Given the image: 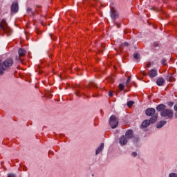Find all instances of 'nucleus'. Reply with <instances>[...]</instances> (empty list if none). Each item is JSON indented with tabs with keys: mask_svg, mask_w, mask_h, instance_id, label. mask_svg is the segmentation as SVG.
<instances>
[{
	"mask_svg": "<svg viewBox=\"0 0 177 177\" xmlns=\"http://www.w3.org/2000/svg\"><path fill=\"white\" fill-rule=\"evenodd\" d=\"M145 113L148 117H152L156 114V109L154 108H149L146 110Z\"/></svg>",
	"mask_w": 177,
	"mask_h": 177,
	"instance_id": "6",
	"label": "nucleus"
},
{
	"mask_svg": "<svg viewBox=\"0 0 177 177\" xmlns=\"http://www.w3.org/2000/svg\"><path fill=\"white\" fill-rule=\"evenodd\" d=\"M111 17L113 19V20H115L118 18V12L115 8L111 9Z\"/></svg>",
	"mask_w": 177,
	"mask_h": 177,
	"instance_id": "7",
	"label": "nucleus"
},
{
	"mask_svg": "<svg viewBox=\"0 0 177 177\" xmlns=\"http://www.w3.org/2000/svg\"><path fill=\"white\" fill-rule=\"evenodd\" d=\"M142 75L144 77H146V73L145 72H142Z\"/></svg>",
	"mask_w": 177,
	"mask_h": 177,
	"instance_id": "30",
	"label": "nucleus"
},
{
	"mask_svg": "<svg viewBox=\"0 0 177 177\" xmlns=\"http://www.w3.org/2000/svg\"><path fill=\"white\" fill-rule=\"evenodd\" d=\"M127 138H125L124 136H122L120 137V138L119 139V142L120 145H122V146H124V145H127V143H128V140H127Z\"/></svg>",
	"mask_w": 177,
	"mask_h": 177,
	"instance_id": "9",
	"label": "nucleus"
},
{
	"mask_svg": "<svg viewBox=\"0 0 177 177\" xmlns=\"http://www.w3.org/2000/svg\"><path fill=\"white\" fill-rule=\"evenodd\" d=\"M126 138L132 139L133 138V131L128 130L125 133Z\"/></svg>",
	"mask_w": 177,
	"mask_h": 177,
	"instance_id": "10",
	"label": "nucleus"
},
{
	"mask_svg": "<svg viewBox=\"0 0 177 177\" xmlns=\"http://www.w3.org/2000/svg\"><path fill=\"white\" fill-rule=\"evenodd\" d=\"M13 65V59H7L4 61V62L2 64L1 63L0 60V75H2L5 71L10 66Z\"/></svg>",
	"mask_w": 177,
	"mask_h": 177,
	"instance_id": "2",
	"label": "nucleus"
},
{
	"mask_svg": "<svg viewBox=\"0 0 177 177\" xmlns=\"http://www.w3.org/2000/svg\"><path fill=\"white\" fill-rule=\"evenodd\" d=\"M157 111L160 113V115L164 118L171 119L174 117V111L172 109H167V105L160 104L156 106Z\"/></svg>",
	"mask_w": 177,
	"mask_h": 177,
	"instance_id": "1",
	"label": "nucleus"
},
{
	"mask_svg": "<svg viewBox=\"0 0 177 177\" xmlns=\"http://www.w3.org/2000/svg\"><path fill=\"white\" fill-rule=\"evenodd\" d=\"M122 46H129V44H128V42H125L121 44V48H122Z\"/></svg>",
	"mask_w": 177,
	"mask_h": 177,
	"instance_id": "23",
	"label": "nucleus"
},
{
	"mask_svg": "<svg viewBox=\"0 0 177 177\" xmlns=\"http://www.w3.org/2000/svg\"><path fill=\"white\" fill-rule=\"evenodd\" d=\"M0 30L3 31L5 34H7L8 37L12 34V29L9 26H8V24L5 19H3L0 24Z\"/></svg>",
	"mask_w": 177,
	"mask_h": 177,
	"instance_id": "3",
	"label": "nucleus"
},
{
	"mask_svg": "<svg viewBox=\"0 0 177 177\" xmlns=\"http://www.w3.org/2000/svg\"><path fill=\"white\" fill-rule=\"evenodd\" d=\"M8 177H16L15 174H8Z\"/></svg>",
	"mask_w": 177,
	"mask_h": 177,
	"instance_id": "26",
	"label": "nucleus"
},
{
	"mask_svg": "<svg viewBox=\"0 0 177 177\" xmlns=\"http://www.w3.org/2000/svg\"><path fill=\"white\" fill-rule=\"evenodd\" d=\"M139 57H140V55L138 53H136L133 54V58L136 59V60L139 59Z\"/></svg>",
	"mask_w": 177,
	"mask_h": 177,
	"instance_id": "18",
	"label": "nucleus"
},
{
	"mask_svg": "<svg viewBox=\"0 0 177 177\" xmlns=\"http://www.w3.org/2000/svg\"><path fill=\"white\" fill-rule=\"evenodd\" d=\"M27 12L30 16H32V15H34V12H32V10L30 8H27Z\"/></svg>",
	"mask_w": 177,
	"mask_h": 177,
	"instance_id": "19",
	"label": "nucleus"
},
{
	"mask_svg": "<svg viewBox=\"0 0 177 177\" xmlns=\"http://www.w3.org/2000/svg\"><path fill=\"white\" fill-rule=\"evenodd\" d=\"M158 46V44H156V46Z\"/></svg>",
	"mask_w": 177,
	"mask_h": 177,
	"instance_id": "32",
	"label": "nucleus"
},
{
	"mask_svg": "<svg viewBox=\"0 0 177 177\" xmlns=\"http://www.w3.org/2000/svg\"><path fill=\"white\" fill-rule=\"evenodd\" d=\"M167 124V122L165 121H161L159 124H157V128H162L164 127V124Z\"/></svg>",
	"mask_w": 177,
	"mask_h": 177,
	"instance_id": "16",
	"label": "nucleus"
},
{
	"mask_svg": "<svg viewBox=\"0 0 177 177\" xmlns=\"http://www.w3.org/2000/svg\"><path fill=\"white\" fill-rule=\"evenodd\" d=\"M167 59H162V61H161V64L163 65V66H167Z\"/></svg>",
	"mask_w": 177,
	"mask_h": 177,
	"instance_id": "22",
	"label": "nucleus"
},
{
	"mask_svg": "<svg viewBox=\"0 0 177 177\" xmlns=\"http://www.w3.org/2000/svg\"><path fill=\"white\" fill-rule=\"evenodd\" d=\"M157 70L156 69H151L148 72V75L150 78H154L155 77H157Z\"/></svg>",
	"mask_w": 177,
	"mask_h": 177,
	"instance_id": "8",
	"label": "nucleus"
},
{
	"mask_svg": "<svg viewBox=\"0 0 177 177\" xmlns=\"http://www.w3.org/2000/svg\"><path fill=\"white\" fill-rule=\"evenodd\" d=\"M103 149H104V143H102L100 147L97 149L95 151V154H99L103 150Z\"/></svg>",
	"mask_w": 177,
	"mask_h": 177,
	"instance_id": "14",
	"label": "nucleus"
},
{
	"mask_svg": "<svg viewBox=\"0 0 177 177\" xmlns=\"http://www.w3.org/2000/svg\"><path fill=\"white\" fill-rule=\"evenodd\" d=\"M150 66H151V63L147 62V63L146 64V67H147V68L150 67Z\"/></svg>",
	"mask_w": 177,
	"mask_h": 177,
	"instance_id": "27",
	"label": "nucleus"
},
{
	"mask_svg": "<svg viewBox=\"0 0 177 177\" xmlns=\"http://www.w3.org/2000/svg\"><path fill=\"white\" fill-rule=\"evenodd\" d=\"M158 118V114H156L153 116H152L149 121L150 124H154V122H156V121H157V118Z\"/></svg>",
	"mask_w": 177,
	"mask_h": 177,
	"instance_id": "13",
	"label": "nucleus"
},
{
	"mask_svg": "<svg viewBox=\"0 0 177 177\" xmlns=\"http://www.w3.org/2000/svg\"><path fill=\"white\" fill-rule=\"evenodd\" d=\"M169 177H177V174L175 173H171L169 175Z\"/></svg>",
	"mask_w": 177,
	"mask_h": 177,
	"instance_id": "24",
	"label": "nucleus"
},
{
	"mask_svg": "<svg viewBox=\"0 0 177 177\" xmlns=\"http://www.w3.org/2000/svg\"><path fill=\"white\" fill-rule=\"evenodd\" d=\"M96 87V84L92 82V83H90L89 84V88H95Z\"/></svg>",
	"mask_w": 177,
	"mask_h": 177,
	"instance_id": "21",
	"label": "nucleus"
},
{
	"mask_svg": "<svg viewBox=\"0 0 177 177\" xmlns=\"http://www.w3.org/2000/svg\"><path fill=\"white\" fill-rule=\"evenodd\" d=\"M156 84H157V85H158V86H162V85H164V84H165V80H164V78H162V77H159L156 80Z\"/></svg>",
	"mask_w": 177,
	"mask_h": 177,
	"instance_id": "11",
	"label": "nucleus"
},
{
	"mask_svg": "<svg viewBox=\"0 0 177 177\" xmlns=\"http://www.w3.org/2000/svg\"><path fill=\"white\" fill-rule=\"evenodd\" d=\"M134 102L133 101H129L128 102H127V106H128V107H132V106H133V104H134Z\"/></svg>",
	"mask_w": 177,
	"mask_h": 177,
	"instance_id": "20",
	"label": "nucleus"
},
{
	"mask_svg": "<svg viewBox=\"0 0 177 177\" xmlns=\"http://www.w3.org/2000/svg\"><path fill=\"white\" fill-rule=\"evenodd\" d=\"M132 156L133 157H136V156H138V153L136 152H133Z\"/></svg>",
	"mask_w": 177,
	"mask_h": 177,
	"instance_id": "28",
	"label": "nucleus"
},
{
	"mask_svg": "<svg viewBox=\"0 0 177 177\" xmlns=\"http://www.w3.org/2000/svg\"><path fill=\"white\" fill-rule=\"evenodd\" d=\"M119 89L120 91H122L124 89V84H119Z\"/></svg>",
	"mask_w": 177,
	"mask_h": 177,
	"instance_id": "25",
	"label": "nucleus"
},
{
	"mask_svg": "<svg viewBox=\"0 0 177 177\" xmlns=\"http://www.w3.org/2000/svg\"><path fill=\"white\" fill-rule=\"evenodd\" d=\"M130 82H131V76L128 77L126 82V86H127V88H129V86H131V85L129 84Z\"/></svg>",
	"mask_w": 177,
	"mask_h": 177,
	"instance_id": "17",
	"label": "nucleus"
},
{
	"mask_svg": "<svg viewBox=\"0 0 177 177\" xmlns=\"http://www.w3.org/2000/svg\"><path fill=\"white\" fill-rule=\"evenodd\" d=\"M11 12L12 13H17L19 12V3L17 2L12 3L11 6Z\"/></svg>",
	"mask_w": 177,
	"mask_h": 177,
	"instance_id": "5",
	"label": "nucleus"
},
{
	"mask_svg": "<svg viewBox=\"0 0 177 177\" xmlns=\"http://www.w3.org/2000/svg\"><path fill=\"white\" fill-rule=\"evenodd\" d=\"M109 96H110V97H111V96H113V93L111 92H109Z\"/></svg>",
	"mask_w": 177,
	"mask_h": 177,
	"instance_id": "29",
	"label": "nucleus"
},
{
	"mask_svg": "<svg viewBox=\"0 0 177 177\" xmlns=\"http://www.w3.org/2000/svg\"><path fill=\"white\" fill-rule=\"evenodd\" d=\"M18 53L19 56V58L21 59V57H24V56H26V51L23 48H19Z\"/></svg>",
	"mask_w": 177,
	"mask_h": 177,
	"instance_id": "12",
	"label": "nucleus"
},
{
	"mask_svg": "<svg viewBox=\"0 0 177 177\" xmlns=\"http://www.w3.org/2000/svg\"><path fill=\"white\" fill-rule=\"evenodd\" d=\"M109 124L112 129H115L118 127V119L115 115H111L109 118Z\"/></svg>",
	"mask_w": 177,
	"mask_h": 177,
	"instance_id": "4",
	"label": "nucleus"
},
{
	"mask_svg": "<svg viewBox=\"0 0 177 177\" xmlns=\"http://www.w3.org/2000/svg\"><path fill=\"white\" fill-rule=\"evenodd\" d=\"M149 125H150V121L149 120H144L142 124V128H147V127H149Z\"/></svg>",
	"mask_w": 177,
	"mask_h": 177,
	"instance_id": "15",
	"label": "nucleus"
},
{
	"mask_svg": "<svg viewBox=\"0 0 177 177\" xmlns=\"http://www.w3.org/2000/svg\"><path fill=\"white\" fill-rule=\"evenodd\" d=\"M173 104H174V103L169 102V105H170V106H172Z\"/></svg>",
	"mask_w": 177,
	"mask_h": 177,
	"instance_id": "31",
	"label": "nucleus"
}]
</instances>
